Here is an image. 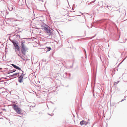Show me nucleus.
<instances>
[{"label": "nucleus", "mask_w": 127, "mask_h": 127, "mask_svg": "<svg viewBox=\"0 0 127 127\" xmlns=\"http://www.w3.org/2000/svg\"><path fill=\"white\" fill-rule=\"evenodd\" d=\"M22 72H23V73H22V74H23V71H22Z\"/></svg>", "instance_id": "obj_20"}, {"label": "nucleus", "mask_w": 127, "mask_h": 127, "mask_svg": "<svg viewBox=\"0 0 127 127\" xmlns=\"http://www.w3.org/2000/svg\"><path fill=\"white\" fill-rule=\"evenodd\" d=\"M41 28L45 32L49 35H51L52 34V32L50 30V28L46 24H43L42 25Z\"/></svg>", "instance_id": "obj_1"}, {"label": "nucleus", "mask_w": 127, "mask_h": 127, "mask_svg": "<svg viewBox=\"0 0 127 127\" xmlns=\"http://www.w3.org/2000/svg\"><path fill=\"white\" fill-rule=\"evenodd\" d=\"M87 124V122L84 121H82L80 122V124L81 125H86Z\"/></svg>", "instance_id": "obj_6"}, {"label": "nucleus", "mask_w": 127, "mask_h": 127, "mask_svg": "<svg viewBox=\"0 0 127 127\" xmlns=\"http://www.w3.org/2000/svg\"><path fill=\"white\" fill-rule=\"evenodd\" d=\"M76 16H73V17H75Z\"/></svg>", "instance_id": "obj_17"}, {"label": "nucleus", "mask_w": 127, "mask_h": 127, "mask_svg": "<svg viewBox=\"0 0 127 127\" xmlns=\"http://www.w3.org/2000/svg\"><path fill=\"white\" fill-rule=\"evenodd\" d=\"M19 73H16L13 74V75H11V77H16L18 74H19Z\"/></svg>", "instance_id": "obj_8"}, {"label": "nucleus", "mask_w": 127, "mask_h": 127, "mask_svg": "<svg viewBox=\"0 0 127 127\" xmlns=\"http://www.w3.org/2000/svg\"><path fill=\"white\" fill-rule=\"evenodd\" d=\"M110 6H109L108 7V8H110Z\"/></svg>", "instance_id": "obj_18"}, {"label": "nucleus", "mask_w": 127, "mask_h": 127, "mask_svg": "<svg viewBox=\"0 0 127 127\" xmlns=\"http://www.w3.org/2000/svg\"><path fill=\"white\" fill-rule=\"evenodd\" d=\"M15 51H18L20 49V48L19 47H15Z\"/></svg>", "instance_id": "obj_10"}, {"label": "nucleus", "mask_w": 127, "mask_h": 127, "mask_svg": "<svg viewBox=\"0 0 127 127\" xmlns=\"http://www.w3.org/2000/svg\"><path fill=\"white\" fill-rule=\"evenodd\" d=\"M79 16V15H77V16Z\"/></svg>", "instance_id": "obj_22"}, {"label": "nucleus", "mask_w": 127, "mask_h": 127, "mask_svg": "<svg viewBox=\"0 0 127 127\" xmlns=\"http://www.w3.org/2000/svg\"><path fill=\"white\" fill-rule=\"evenodd\" d=\"M38 0L40 1H41L42 2H43V0Z\"/></svg>", "instance_id": "obj_14"}, {"label": "nucleus", "mask_w": 127, "mask_h": 127, "mask_svg": "<svg viewBox=\"0 0 127 127\" xmlns=\"http://www.w3.org/2000/svg\"><path fill=\"white\" fill-rule=\"evenodd\" d=\"M84 19H85V16H84Z\"/></svg>", "instance_id": "obj_19"}, {"label": "nucleus", "mask_w": 127, "mask_h": 127, "mask_svg": "<svg viewBox=\"0 0 127 127\" xmlns=\"http://www.w3.org/2000/svg\"><path fill=\"white\" fill-rule=\"evenodd\" d=\"M21 45L22 46L21 50L22 53L25 54L26 51L27 49L25 47V45L24 44V42H22Z\"/></svg>", "instance_id": "obj_3"}, {"label": "nucleus", "mask_w": 127, "mask_h": 127, "mask_svg": "<svg viewBox=\"0 0 127 127\" xmlns=\"http://www.w3.org/2000/svg\"><path fill=\"white\" fill-rule=\"evenodd\" d=\"M95 0H94V1H92V2H91V3H94V2H95Z\"/></svg>", "instance_id": "obj_13"}, {"label": "nucleus", "mask_w": 127, "mask_h": 127, "mask_svg": "<svg viewBox=\"0 0 127 127\" xmlns=\"http://www.w3.org/2000/svg\"><path fill=\"white\" fill-rule=\"evenodd\" d=\"M45 49L46 51H50L51 49L50 47H46Z\"/></svg>", "instance_id": "obj_7"}, {"label": "nucleus", "mask_w": 127, "mask_h": 127, "mask_svg": "<svg viewBox=\"0 0 127 127\" xmlns=\"http://www.w3.org/2000/svg\"><path fill=\"white\" fill-rule=\"evenodd\" d=\"M23 76L22 74L18 78V81L20 83H21L23 82Z\"/></svg>", "instance_id": "obj_4"}, {"label": "nucleus", "mask_w": 127, "mask_h": 127, "mask_svg": "<svg viewBox=\"0 0 127 127\" xmlns=\"http://www.w3.org/2000/svg\"><path fill=\"white\" fill-rule=\"evenodd\" d=\"M126 21H127V20Z\"/></svg>", "instance_id": "obj_21"}, {"label": "nucleus", "mask_w": 127, "mask_h": 127, "mask_svg": "<svg viewBox=\"0 0 127 127\" xmlns=\"http://www.w3.org/2000/svg\"><path fill=\"white\" fill-rule=\"evenodd\" d=\"M13 108L18 114H21L22 113V109L19 107L17 105L14 104L13 105Z\"/></svg>", "instance_id": "obj_2"}, {"label": "nucleus", "mask_w": 127, "mask_h": 127, "mask_svg": "<svg viewBox=\"0 0 127 127\" xmlns=\"http://www.w3.org/2000/svg\"><path fill=\"white\" fill-rule=\"evenodd\" d=\"M18 56H20V57H21V56H20L19 55H18Z\"/></svg>", "instance_id": "obj_16"}, {"label": "nucleus", "mask_w": 127, "mask_h": 127, "mask_svg": "<svg viewBox=\"0 0 127 127\" xmlns=\"http://www.w3.org/2000/svg\"><path fill=\"white\" fill-rule=\"evenodd\" d=\"M11 65L15 68H16L17 69L19 70H21L22 71V70L20 68L18 67V66H16V65H15L13 64H11Z\"/></svg>", "instance_id": "obj_5"}, {"label": "nucleus", "mask_w": 127, "mask_h": 127, "mask_svg": "<svg viewBox=\"0 0 127 127\" xmlns=\"http://www.w3.org/2000/svg\"><path fill=\"white\" fill-rule=\"evenodd\" d=\"M14 44L15 46V47H18V45L16 43H15Z\"/></svg>", "instance_id": "obj_12"}, {"label": "nucleus", "mask_w": 127, "mask_h": 127, "mask_svg": "<svg viewBox=\"0 0 127 127\" xmlns=\"http://www.w3.org/2000/svg\"><path fill=\"white\" fill-rule=\"evenodd\" d=\"M8 8L9 10L10 11H11L13 10V7L11 5L10 6H9L8 7Z\"/></svg>", "instance_id": "obj_9"}, {"label": "nucleus", "mask_w": 127, "mask_h": 127, "mask_svg": "<svg viewBox=\"0 0 127 127\" xmlns=\"http://www.w3.org/2000/svg\"><path fill=\"white\" fill-rule=\"evenodd\" d=\"M14 21H18V20H14Z\"/></svg>", "instance_id": "obj_15"}, {"label": "nucleus", "mask_w": 127, "mask_h": 127, "mask_svg": "<svg viewBox=\"0 0 127 127\" xmlns=\"http://www.w3.org/2000/svg\"><path fill=\"white\" fill-rule=\"evenodd\" d=\"M16 70L15 71H13V70H10L8 72V74H9L10 73L12 72H15V71H16Z\"/></svg>", "instance_id": "obj_11"}]
</instances>
